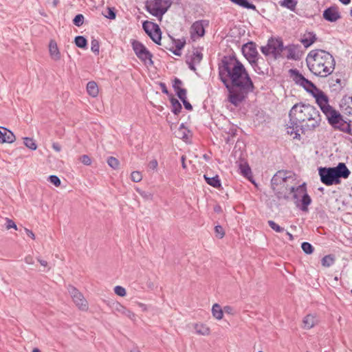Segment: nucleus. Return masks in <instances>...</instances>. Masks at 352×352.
Here are the masks:
<instances>
[{"label":"nucleus","instance_id":"obj_39","mask_svg":"<svg viewBox=\"0 0 352 352\" xmlns=\"http://www.w3.org/2000/svg\"><path fill=\"white\" fill-rule=\"evenodd\" d=\"M107 164L113 169H117L120 164L119 161L114 157H108Z\"/></svg>","mask_w":352,"mask_h":352},{"label":"nucleus","instance_id":"obj_13","mask_svg":"<svg viewBox=\"0 0 352 352\" xmlns=\"http://www.w3.org/2000/svg\"><path fill=\"white\" fill-rule=\"evenodd\" d=\"M209 24L207 20H199L194 22L191 27L190 33L191 37L195 39V37H202L205 34V28Z\"/></svg>","mask_w":352,"mask_h":352},{"label":"nucleus","instance_id":"obj_55","mask_svg":"<svg viewBox=\"0 0 352 352\" xmlns=\"http://www.w3.org/2000/svg\"><path fill=\"white\" fill-rule=\"evenodd\" d=\"M6 228L8 230L10 228H14L15 230H17L16 223L12 220L9 219H6Z\"/></svg>","mask_w":352,"mask_h":352},{"label":"nucleus","instance_id":"obj_23","mask_svg":"<svg viewBox=\"0 0 352 352\" xmlns=\"http://www.w3.org/2000/svg\"><path fill=\"white\" fill-rule=\"evenodd\" d=\"M290 190L294 192V198L298 199L300 196L302 197L303 195L307 194L306 184L303 183L296 188L292 186L290 188Z\"/></svg>","mask_w":352,"mask_h":352},{"label":"nucleus","instance_id":"obj_17","mask_svg":"<svg viewBox=\"0 0 352 352\" xmlns=\"http://www.w3.org/2000/svg\"><path fill=\"white\" fill-rule=\"evenodd\" d=\"M318 322L317 316L314 314H307L302 319V327L305 329H310Z\"/></svg>","mask_w":352,"mask_h":352},{"label":"nucleus","instance_id":"obj_61","mask_svg":"<svg viewBox=\"0 0 352 352\" xmlns=\"http://www.w3.org/2000/svg\"><path fill=\"white\" fill-rule=\"evenodd\" d=\"M160 87H161V89H162V93L168 95V91L167 89V87L166 86V85L164 83H160Z\"/></svg>","mask_w":352,"mask_h":352},{"label":"nucleus","instance_id":"obj_25","mask_svg":"<svg viewBox=\"0 0 352 352\" xmlns=\"http://www.w3.org/2000/svg\"><path fill=\"white\" fill-rule=\"evenodd\" d=\"M194 328L196 333L201 336H208L210 333V328L201 323L195 324Z\"/></svg>","mask_w":352,"mask_h":352},{"label":"nucleus","instance_id":"obj_11","mask_svg":"<svg viewBox=\"0 0 352 352\" xmlns=\"http://www.w3.org/2000/svg\"><path fill=\"white\" fill-rule=\"evenodd\" d=\"M67 289L74 302L78 309L82 311H87L88 309V303L82 294L72 285H69Z\"/></svg>","mask_w":352,"mask_h":352},{"label":"nucleus","instance_id":"obj_47","mask_svg":"<svg viewBox=\"0 0 352 352\" xmlns=\"http://www.w3.org/2000/svg\"><path fill=\"white\" fill-rule=\"evenodd\" d=\"M343 126L342 127L340 131L346 133L350 135H352V130L351 128V124L347 123H342Z\"/></svg>","mask_w":352,"mask_h":352},{"label":"nucleus","instance_id":"obj_16","mask_svg":"<svg viewBox=\"0 0 352 352\" xmlns=\"http://www.w3.org/2000/svg\"><path fill=\"white\" fill-rule=\"evenodd\" d=\"M284 50H285L287 52L286 58L288 60H299L301 57V54L298 50V47L294 45H287L285 47H284Z\"/></svg>","mask_w":352,"mask_h":352},{"label":"nucleus","instance_id":"obj_30","mask_svg":"<svg viewBox=\"0 0 352 352\" xmlns=\"http://www.w3.org/2000/svg\"><path fill=\"white\" fill-rule=\"evenodd\" d=\"M202 58V52L199 50L196 49L193 51L192 54L190 56V58L188 59L196 64H199L201 61Z\"/></svg>","mask_w":352,"mask_h":352},{"label":"nucleus","instance_id":"obj_41","mask_svg":"<svg viewBox=\"0 0 352 352\" xmlns=\"http://www.w3.org/2000/svg\"><path fill=\"white\" fill-rule=\"evenodd\" d=\"M301 248L306 254H311L314 252L312 245L308 242H303L301 244Z\"/></svg>","mask_w":352,"mask_h":352},{"label":"nucleus","instance_id":"obj_26","mask_svg":"<svg viewBox=\"0 0 352 352\" xmlns=\"http://www.w3.org/2000/svg\"><path fill=\"white\" fill-rule=\"evenodd\" d=\"M87 91L91 97H96L98 94V87L94 81H90L87 85Z\"/></svg>","mask_w":352,"mask_h":352},{"label":"nucleus","instance_id":"obj_31","mask_svg":"<svg viewBox=\"0 0 352 352\" xmlns=\"http://www.w3.org/2000/svg\"><path fill=\"white\" fill-rule=\"evenodd\" d=\"M282 7L287 8L290 10L294 11L298 3L297 0H282L279 2Z\"/></svg>","mask_w":352,"mask_h":352},{"label":"nucleus","instance_id":"obj_56","mask_svg":"<svg viewBox=\"0 0 352 352\" xmlns=\"http://www.w3.org/2000/svg\"><path fill=\"white\" fill-rule=\"evenodd\" d=\"M158 163L156 160H153L148 163V167L151 169H155L157 167Z\"/></svg>","mask_w":352,"mask_h":352},{"label":"nucleus","instance_id":"obj_42","mask_svg":"<svg viewBox=\"0 0 352 352\" xmlns=\"http://www.w3.org/2000/svg\"><path fill=\"white\" fill-rule=\"evenodd\" d=\"M84 19L85 18L82 14H78L76 15V16L73 19V23L76 26L80 27L83 24Z\"/></svg>","mask_w":352,"mask_h":352},{"label":"nucleus","instance_id":"obj_34","mask_svg":"<svg viewBox=\"0 0 352 352\" xmlns=\"http://www.w3.org/2000/svg\"><path fill=\"white\" fill-rule=\"evenodd\" d=\"M342 100L346 113L352 114V96H344Z\"/></svg>","mask_w":352,"mask_h":352},{"label":"nucleus","instance_id":"obj_19","mask_svg":"<svg viewBox=\"0 0 352 352\" xmlns=\"http://www.w3.org/2000/svg\"><path fill=\"white\" fill-rule=\"evenodd\" d=\"M113 309L115 312L126 316L131 320L135 319V314L118 302L115 304Z\"/></svg>","mask_w":352,"mask_h":352},{"label":"nucleus","instance_id":"obj_54","mask_svg":"<svg viewBox=\"0 0 352 352\" xmlns=\"http://www.w3.org/2000/svg\"><path fill=\"white\" fill-rule=\"evenodd\" d=\"M80 161L83 164L87 166H89L91 164V158L87 155H82L80 157Z\"/></svg>","mask_w":352,"mask_h":352},{"label":"nucleus","instance_id":"obj_58","mask_svg":"<svg viewBox=\"0 0 352 352\" xmlns=\"http://www.w3.org/2000/svg\"><path fill=\"white\" fill-rule=\"evenodd\" d=\"M186 62L187 65H188V67L190 70L194 71V72L196 71V68H195V65H197L196 63L189 60L188 59H187Z\"/></svg>","mask_w":352,"mask_h":352},{"label":"nucleus","instance_id":"obj_10","mask_svg":"<svg viewBox=\"0 0 352 352\" xmlns=\"http://www.w3.org/2000/svg\"><path fill=\"white\" fill-rule=\"evenodd\" d=\"M142 28L153 42L157 45H161L162 32L157 24L146 21L143 22Z\"/></svg>","mask_w":352,"mask_h":352},{"label":"nucleus","instance_id":"obj_28","mask_svg":"<svg viewBox=\"0 0 352 352\" xmlns=\"http://www.w3.org/2000/svg\"><path fill=\"white\" fill-rule=\"evenodd\" d=\"M170 104H171V111L175 114L178 115L182 110V104L179 102V100L174 97H171L170 99Z\"/></svg>","mask_w":352,"mask_h":352},{"label":"nucleus","instance_id":"obj_7","mask_svg":"<svg viewBox=\"0 0 352 352\" xmlns=\"http://www.w3.org/2000/svg\"><path fill=\"white\" fill-rule=\"evenodd\" d=\"M171 3L170 0H150L146 1V8L151 14L162 19Z\"/></svg>","mask_w":352,"mask_h":352},{"label":"nucleus","instance_id":"obj_62","mask_svg":"<svg viewBox=\"0 0 352 352\" xmlns=\"http://www.w3.org/2000/svg\"><path fill=\"white\" fill-rule=\"evenodd\" d=\"M25 232H26V234H27V235H28V236H30V238H32V239H35V235H34V234L32 232V231L30 230H29V229H28V228H25Z\"/></svg>","mask_w":352,"mask_h":352},{"label":"nucleus","instance_id":"obj_36","mask_svg":"<svg viewBox=\"0 0 352 352\" xmlns=\"http://www.w3.org/2000/svg\"><path fill=\"white\" fill-rule=\"evenodd\" d=\"M75 44L80 48H85L87 45V39L82 36H77L74 40Z\"/></svg>","mask_w":352,"mask_h":352},{"label":"nucleus","instance_id":"obj_63","mask_svg":"<svg viewBox=\"0 0 352 352\" xmlns=\"http://www.w3.org/2000/svg\"><path fill=\"white\" fill-rule=\"evenodd\" d=\"M184 45H185V42H178L176 43V48H177V50H181L184 47Z\"/></svg>","mask_w":352,"mask_h":352},{"label":"nucleus","instance_id":"obj_1","mask_svg":"<svg viewBox=\"0 0 352 352\" xmlns=\"http://www.w3.org/2000/svg\"><path fill=\"white\" fill-rule=\"evenodd\" d=\"M219 76L228 91V100L239 107L254 86L243 65L235 57L223 56L219 64Z\"/></svg>","mask_w":352,"mask_h":352},{"label":"nucleus","instance_id":"obj_24","mask_svg":"<svg viewBox=\"0 0 352 352\" xmlns=\"http://www.w3.org/2000/svg\"><path fill=\"white\" fill-rule=\"evenodd\" d=\"M204 177L208 184L210 186L219 188L221 186V180L218 175H215L213 177H209L208 175H204Z\"/></svg>","mask_w":352,"mask_h":352},{"label":"nucleus","instance_id":"obj_50","mask_svg":"<svg viewBox=\"0 0 352 352\" xmlns=\"http://www.w3.org/2000/svg\"><path fill=\"white\" fill-rule=\"evenodd\" d=\"M182 81L177 78H175L173 80V87L174 89V90L175 91H177V90L182 89Z\"/></svg>","mask_w":352,"mask_h":352},{"label":"nucleus","instance_id":"obj_5","mask_svg":"<svg viewBox=\"0 0 352 352\" xmlns=\"http://www.w3.org/2000/svg\"><path fill=\"white\" fill-rule=\"evenodd\" d=\"M320 108L325 115L329 124L335 129L340 131L343 126L342 123H347L346 121L343 120L342 116L329 104V102H327L326 104H323Z\"/></svg>","mask_w":352,"mask_h":352},{"label":"nucleus","instance_id":"obj_46","mask_svg":"<svg viewBox=\"0 0 352 352\" xmlns=\"http://www.w3.org/2000/svg\"><path fill=\"white\" fill-rule=\"evenodd\" d=\"M114 292L120 296H124L126 294V289L122 286H116L114 287Z\"/></svg>","mask_w":352,"mask_h":352},{"label":"nucleus","instance_id":"obj_29","mask_svg":"<svg viewBox=\"0 0 352 352\" xmlns=\"http://www.w3.org/2000/svg\"><path fill=\"white\" fill-rule=\"evenodd\" d=\"M300 201H301V206H300L301 210H302L304 212H307L308 210L309 205H310L311 203V199L310 196L307 193L303 195Z\"/></svg>","mask_w":352,"mask_h":352},{"label":"nucleus","instance_id":"obj_64","mask_svg":"<svg viewBox=\"0 0 352 352\" xmlns=\"http://www.w3.org/2000/svg\"><path fill=\"white\" fill-rule=\"evenodd\" d=\"M224 311L226 313L232 314V311H233V309L231 307H230V306H226V307H224Z\"/></svg>","mask_w":352,"mask_h":352},{"label":"nucleus","instance_id":"obj_52","mask_svg":"<svg viewBox=\"0 0 352 352\" xmlns=\"http://www.w3.org/2000/svg\"><path fill=\"white\" fill-rule=\"evenodd\" d=\"M49 181L56 186L60 185V180L56 175H50L49 177Z\"/></svg>","mask_w":352,"mask_h":352},{"label":"nucleus","instance_id":"obj_40","mask_svg":"<svg viewBox=\"0 0 352 352\" xmlns=\"http://www.w3.org/2000/svg\"><path fill=\"white\" fill-rule=\"evenodd\" d=\"M138 192L140 195V196L146 201L153 199V194L148 191L142 190L140 189H137Z\"/></svg>","mask_w":352,"mask_h":352},{"label":"nucleus","instance_id":"obj_8","mask_svg":"<svg viewBox=\"0 0 352 352\" xmlns=\"http://www.w3.org/2000/svg\"><path fill=\"white\" fill-rule=\"evenodd\" d=\"M307 92L311 94L315 98L316 102L320 107L323 104H326L327 102H329L328 96L310 80L305 78L303 83L301 85Z\"/></svg>","mask_w":352,"mask_h":352},{"label":"nucleus","instance_id":"obj_20","mask_svg":"<svg viewBox=\"0 0 352 352\" xmlns=\"http://www.w3.org/2000/svg\"><path fill=\"white\" fill-rule=\"evenodd\" d=\"M243 53L245 56H253L254 55H258L256 50V45L253 42H250L245 44L242 48Z\"/></svg>","mask_w":352,"mask_h":352},{"label":"nucleus","instance_id":"obj_9","mask_svg":"<svg viewBox=\"0 0 352 352\" xmlns=\"http://www.w3.org/2000/svg\"><path fill=\"white\" fill-rule=\"evenodd\" d=\"M131 43L135 55L141 61L146 65H152L153 64L152 54L141 42L137 40H131Z\"/></svg>","mask_w":352,"mask_h":352},{"label":"nucleus","instance_id":"obj_18","mask_svg":"<svg viewBox=\"0 0 352 352\" xmlns=\"http://www.w3.org/2000/svg\"><path fill=\"white\" fill-rule=\"evenodd\" d=\"M253 69L256 73L260 75H265L268 73L267 64L262 57L258 58V62L253 67Z\"/></svg>","mask_w":352,"mask_h":352},{"label":"nucleus","instance_id":"obj_33","mask_svg":"<svg viewBox=\"0 0 352 352\" xmlns=\"http://www.w3.org/2000/svg\"><path fill=\"white\" fill-rule=\"evenodd\" d=\"M212 316L217 320H221L223 318V311L221 307L218 304H214L212 308Z\"/></svg>","mask_w":352,"mask_h":352},{"label":"nucleus","instance_id":"obj_4","mask_svg":"<svg viewBox=\"0 0 352 352\" xmlns=\"http://www.w3.org/2000/svg\"><path fill=\"white\" fill-rule=\"evenodd\" d=\"M320 181L326 186L339 184L340 178L346 179L351 172L344 163L340 162L336 167H320L318 169Z\"/></svg>","mask_w":352,"mask_h":352},{"label":"nucleus","instance_id":"obj_43","mask_svg":"<svg viewBox=\"0 0 352 352\" xmlns=\"http://www.w3.org/2000/svg\"><path fill=\"white\" fill-rule=\"evenodd\" d=\"M106 18L114 19L116 16L115 9L113 8H107V12L104 14Z\"/></svg>","mask_w":352,"mask_h":352},{"label":"nucleus","instance_id":"obj_45","mask_svg":"<svg viewBox=\"0 0 352 352\" xmlns=\"http://www.w3.org/2000/svg\"><path fill=\"white\" fill-rule=\"evenodd\" d=\"M91 50L95 54L99 53V43L96 39H93L91 43Z\"/></svg>","mask_w":352,"mask_h":352},{"label":"nucleus","instance_id":"obj_37","mask_svg":"<svg viewBox=\"0 0 352 352\" xmlns=\"http://www.w3.org/2000/svg\"><path fill=\"white\" fill-rule=\"evenodd\" d=\"M24 144L28 147L31 150H36V148H37V146L34 142V140L32 138H24Z\"/></svg>","mask_w":352,"mask_h":352},{"label":"nucleus","instance_id":"obj_15","mask_svg":"<svg viewBox=\"0 0 352 352\" xmlns=\"http://www.w3.org/2000/svg\"><path fill=\"white\" fill-rule=\"evenodd\" d=\"M15 140L14 133L5 127L0 126V143H12Z\"/></svg>","mask_w":352,"mask_h":352},{"label":"nucleus","instance_id":"obj_2","mask_svg":"<svg viewBox=\"0 0 352 352\" xmlns=\"http://www.w3.org/2000/svg\"><path fill=\"white\" fill-rule=\"evenodd\" d=\"M289 122L287 124V132L294 135V139H300V123L306 122L304 126L307 130H314L320 124L321 118L317 109L302 102L294 104L289 113Z\"/></svg>","mask_w":352,"mask_h":352},{"label":"nucleus","instance_id":"obj_32","mask_svg":"<svg viewBox=\"0 0 352 352\" xmlns=\"http://www.w3.org/2000/svg\"><path fill=\"white\" fill-rule=\"evenodd\" d=\"M176 133L177 136L181 139L186 140L188 138V135L189 133V131L185 127L184 123L180 124Z\"/></svg>","mask_w":352,"mask_h":352},{"label":"nucleus","instance_id":"obj_21","mask_svg":"<svg viewBox=\"0 0 352 352\" xmlns=\"http://www.w3.org/2000/svg\"><path fill=\"white\" fill-rule=\"evenodd\" d=\"M49 51L52 58L54 60H58L60 58V54L55 41H50L49 45Z\"/></svg>","mask_w":352,"mask_h":352},{"label":"nucleus","instance_id":"obj_51","mask_svg":"<svg viewBox=\"0 0 352 352\" xmlns=\"http://www.w3.org/2000/svg\"><path fill=\"white\" fill-rule=\"evenodd\" d=\"M177 96L179 97V98L181 100H183L184 99H186V94H187V91H186V89H184V88H182L179 90H177V91H175Z\"/></svg>","mask_w":352,"mask_h":352},{"label":"nucleus","instance_id":"obj_6","mask_svg":"<svg viewBox=\"0 0 352 352\" xmlns=\"http://www.w3.org/2000/svg\"><path fill=\"white\" fill-rule=\"evenodd\" d=\"M284 50L283 43L281 38L271 37L266 45L261 47V52L265 56H272L274 59L281 56Z\"/></svg>","mask_w":352,"mask_h":352},{"label":"nucleus","instance_id":"obj_27","mask_svg":"<svg viewBox=\"0 0 352 352\" xmlns=\"http://www.w3.org/2000/svg\"><path fill=\"white\" fill-rule=\"evenodd\" d=\"M289 73L293 78L294 81L299 85L303 83L305 78L299 72L298 70L292 69L289 70Z\"/></svg>","mask_w":352,"mask_h":352},{"label":"nucleus","instance_id":"obj_59","mask_svg":"<svg viewBox=\"0 0 352 352\" xmlns=\"http://www.w3.org/2000/svg\"><path fill=\"white\" fill-rule=\"evenodd\" d=\"M25 262L27 263V264H29V265H32L34 263V258L32 256H27L25 258Z\"/></svg>","mask_w":352,"mask_h":352},{"label":"nucleus","instance_id":"obj_53","mask_svg":"<svg viewBox=\"0 0 352 352\" xmlns=\"http://www.w3.org/2000/svg\"><path fill=\"white\" fill-rule=\"evenodd\" d=\"M216 235L218 238L221 239L223 237L225 233L223 228L221 226H216L214 228Z\"/></svg>","mask_w":352,"mask_h":352},{"label":"nucleus","instance_id":"obj_60","mask_svg":"<svg viewBox=\"0 0 352 352\" xmlns=\"http://www.w3.org/2000/svg\"><path fill=\"white\" fill-rule=\"evenodd\" d=\"M52 148L56 152H60L61 151V146H60V144L58 143H56V142H54L52 144Z\"/></svg>","mask_w":352,"mask_h":352},{"label":"nucleus","instance_id":"obj_14","mask_svg":"<svg viewBox=\"0 0 352 352\" xmlns=\"http://www.w3.org/2000/svg\"><path fill=\"white\" fill-rule=\"evenodd\" d=\"M323 18L329 22H336L341 18L340 13L337 6H331L323 12Z\"/></svg>","mask_w":352,"mask_h":352},{"label":"nucleus","instance_id":"obj_38","mask_svg":"<svg viewBox=\"0 0 352 352\" xmlns=\"http://www.w3.org/2000/svg\"><path fill=\"white\" fill-rule=\"evenodd\" d=\"M267 223L269 226L276 232H283L285 231V229L283 228L278 226L272 220H269Z\"/></svg>","mask_w":352,"mask_h":352},{"label":"nucleus","instance_id":"obj_49","mask_svg":"<svg viewBox=\"0 0 352 352\" xmlns=\"http://www.w3.org/2000/svg\"><path fill=\"white\" fill-rule=\"evenodd\" d=\"M241 172L243 174V175L245 177H248L250 175H251V170L250 168L248 166H240Z\"/></svg>","mask_w":352,"mask_h":352},{"label":"nucleus","instance_id":"obj_3","mask_svg":"<svg viewBox=\"0 0 352 352\" xmlns=\"http://www.w3.org/2000/svg\"><path fill=\"white\" fill-rule=\"evenodd\" d=\"M306 63L309 71L316 76L327 77L335 69L333 56L323 50H314L309 52Z\"/></svg>","mask_w":352,"mask_h":352},{"label":"nucleus","instance_id":"obj_35","mask_svg":"<svg viewBox=\"0 0 352 352\" xmlns=\"http://www.w3.org/2000/svg\"><path fill=\"white\" fill-rule=\"evenodd\" d=\"M334 261H335L334 257L332 255L329 254V255L324 256L322 258L321 263L324 267H329L334 263Z\"/></svg>","mask_w":352,"mask_h":352},{"label":"nucleus","instance_id":"obj_12","mask_svg":"<svg viewBox=\"0 0 352 352\" xmlns=\"http://www.w3.org/2000/svg\"><path fill=\"white\" fill-rule=\"evenodd\" d=\"M285 171H278L271 179V185L273 190L278 198L282 197L280 192L278 191L279 186H285V183L291 177Z\"/></svg>","mask_w":352,"mask_h":352},{"label":"nucleus","instance_id":"obj_48","mask_svg":"<svg viewBox=\"0 0 352 352\" xmlns=\"http://www.w3.org/2000/svg\"><path fill=\"white\" fill-rule=\"evenodd\" d=\"M261 56L259 55H254L253 56H246L245 58L249 61L252 67H253L256 63L258 62V58Z\"/></svg>","mask_w":352,"mask_h":352},{"label":"nucleus","instance_id":"obj_57","mask_svg":"<svg viewBox=\"0 0 352 352\" xmlns=\"http://www.w3.org/2000/svg\"><path fill=\"white\" fill-rule=\"evenodd\" d=\"M182 101V102L184 104V106L186 109H187L188 111H191L192 109V105L190 104V102L188 101H187L186 99H184V100H183Z\"/></svg>","mask_w":352,"mask_h":352},{"label":"nucleus","instance_id":"obj_22","mask_svg":"<svg viewBox=\"0 0 352 352\" xmlns=\"http://www.w3.org/2000/svg\"><path fill=\"white\" fill-rule=\"evenodd\" d=\"M316 40V36L314 32H308L303 36L301 43L305 47L311 45Z\"/></svg>","mask_w":352,"mask_h":352},{"label":"nucleus","instance_id":"obj_44","mask_svg":"<svg viewBox=\"0 0 352 352\" xmlns=\"http://www.w3.org/2000/svg\"><path fill=\"white\" fill-rule=\"evenodd\" d=\"M131 180L134 182H139L142 180V176L140 172L133 171L131 174Z\"/></svg>","mask_w":352,"mask_h":352}]
</instances>
